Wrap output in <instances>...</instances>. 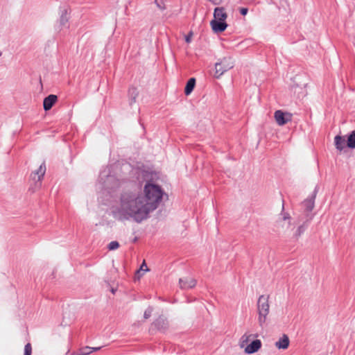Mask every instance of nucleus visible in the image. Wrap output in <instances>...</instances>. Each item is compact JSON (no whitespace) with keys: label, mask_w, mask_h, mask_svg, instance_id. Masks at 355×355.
Listing matches in <instances>:
<instances>
[{"label":"nucleus","mask_w":355,"mask_h":355,"mask_svg":"<svg viewBox=\"0 0 355 355\" xmlns=\"http://www.w3.org/2000/svg\"><path fill=\"white\" fill-rule=\"evenodd\" d=\"M115 218L120 220L132 218L141 223L148 217L144 197L136 191H125L120 197V203L112 211Z\"/></svg>","instance_id":"nucleus-1"},{"label":"nucleus","mask_w":355,"mask_h":355,"mask_svg":"<svg viewBox=\"0 0 355 355\" xmlns=\"http://www.w3.org/2000/svg\"><path fill=\"white\" fill-rule=\"evenodd\" d=\"M144 202L148 214L157 208L164 194L162 189L157 184L147 182L144 188Z\"/></svg>","instance_id":"nucleus-2"},{"label":"nucleus","mask_w":355,"mask_h":355,"mask_svg":"<svg viewBox=\"0 0 355 355\" xmlns=\"http://www.w3.org/2000/svg\"><path fill=\"white\" fill-rule=\"evenodd\" d=\"M227 15L223 7H216L214 11V19L211 21L210 24L214 33H218L223 32L227 27L225 22Z\"/></svg>","instance_id":"nucleus-3"},{"label":"nucleus","mask_w":355,"mask_h":355,"mask_svg":"<svg viewBox=\"0 0 355 355\" xmlns=\"http://www.w3.org/2000/svg\"><path fill=\"white\" fill-rule=\"evenodd\" d=\"M258 323L263 328L270 312L269 296L261 295L257 300Z\"/></svg>","instance_id":"nucleus-4"},{"label":"nucleus","mask_w":355,"mask_h":355,"mask_svg":"<svg viewBox=\"0 0 355 355\" xmlns=\"http://www.w3.org/2000/svg\"><path fill=\"white\" fill-rule=\"evenodd\" d=\"M234 62L231 57H225L220 62H216L215 64V76L219 78L225 71L233 68Z\"/></svg>","instance_id":"nucleus-5"},{"label":"nucleus","mask_w":355,"mask_h":355,"mask_svg":"<svg viewBox=\"0 0 355 355\" xmlns=\"http://www.w3.org/2000/svg\"><path fill=\"white\" fill-rule=\"evenodd\" d=\"M274 118L279 125H284L292 120V114L279 110L275 112Z\"/></svg>","instance_id":"nucleus-6"},{"label":"nucleus","mask_w":355,"mask_h":355,"mask_svg":"<svg viewBox=\"0 0 355 355\" xmlns=\"http://www.w3.org/2000/svg\"><path fill=\"white\" fill-rule=\"evenodd\" d=\"M196 283V280L192 277H186L179 279L180 287L184 290L193 288Z\"/></svg>","instance_id":"nucleus-7"},{"label":"nucleus","mask_w":355,"mask_h":355,"mask_svg":"<svg viewBox=\"0 0 355 355\" xmlns=\"http://www.w3.org/2000/svg\"><path fill=\"white\" fill-rule=\"evenodd\" d=\"M58 100V97L56 95L50 94L46 98H44L43 101V107L45 111H48L52 108L53 105Z\"/></svg>","instance_id":"nucleus-8"},{"label":"nucleus","mask_w":355,"mask_h":355,"mask_svg":"<svg viewBox=\"0 0 355 355\" xmlns=\"http://www.w3.org/2000/svg\"><path fill=\"white\" fill-rule=\"evenodd\" d=\"M45 172H46V165H45V163L43 162L40 166V167L38 168V169H37L35 171H34L32 174H31V178L33 180H36V181H41V180L42 179V178L44 177V174H45Z\"/></svg>","instance_id":"nucleus-9"},{"label":"nucleus","mask_w":355,"mask_h":355,"mask_svg":"<svg viewBox=\"0 0 355 355\" xmlns=\"http://www.w3.org/2000/svg\"><path fill=\"white\" fill-rule=\"evenodd\" d=\"M261 347V342L260 340L256 339L250 344L247 345L245 349V352L247 354H253L257 352Z\"/></svg>","instance_id":"nucleus-10"},{"label":"nucleus","mask_w":355,"mask_h":355,"mask_svg":"<svg viewBox=\"0 0 355 355\" xmlns=\"http://www.w3.org/2000/svg\"><path fill=\"white\" fill-rule=\"evenodd\" d=\"M316 196V190H315L311 196L307 198L303 202V207L305 208L306 211H311L314 207L315 198Z\"/></svg>","instance_id":"nucleus-11"},{"label":"nucleus","mask_w":355,"mask_h":355,"mask_svg":"<svg viewBox=\"0 0 355 355\" xmlns=\"http://www.w3.org/2000/svg\"><path fill=\"white\" fill-rule=\"evenodd\" d=\"M153 325L159 331H165L168 327V323L166 318L159 316L154 321Z\"/></svg>","instance_id":"nucleus-12"},{"label":"nucleus","mask_w":355,"mask_h":355,"mask_svg":"<svg viewBox=\"0 0 355 355\" xmlns=\"http://www.w3.org/2000/svg\"><path fill=\"white\" fill-rule=\"evenodd\" d=\"M289 345V338L287 335L283 334L282 337L275 343V346L278 349H286Z\"/></svg>","instance_id":"nucleus-13"},{"label":"nucleus","mask_w":355,"mask_h":355,"mask_svg":"<svg viewBox=\"0 0 355 355\" xmlns=\"http://www.w3.org/2000/svg\"><path fill=\"white\" fill-rule=\"evenodd\" d=\"M311 219V218L306 219L302 225H300L297 227L295 233L294 234V237L295 239H297L298 238H300L301 235L304 232V231L307 229Z\"/></svg>","instance_id":"nucleus-14"},{"label":"nucleus","mask_w":355,"mask_h":355,"mask_svg":"<svg viewBox=\"0 0 355 355\" xmlns=\"http://www.w3.org/2000/svg\"><path fill=\"white\" fill-rule=\"evenodd\" d=\"M334 143L336 148L340 151L343 150L347 146V141L343 137L340 135H336L335 137Z\"/></svg>","instance_id":"nucleus-15"},{"label":"nucleus","mask_w":355,"mask_h":355,"mask_svg":"<svg viewBox=\"0 0 355 355\" xmlns=\"http://www.w3.org/2000/svg\"><path fill=\"white\" fill-rule=\"evenodd\" d=\"M139 92L137 89L135 87H130L128 89V97H129V103L132 105L133 103L136 102V99L138 97Z\"/></svg>","instance_id":"nucleus-16"},{"label":"nucleus","mask_w":355,"mask_h":355,"mask_svg":"<svg viewBox=\"0 0 355 355\" xmlns=\"http://www.w3.org/2000/svg\"><path fill=\"white\" fill-rule=\"evenodd\" d=\"M196 85V79L194 78H191L187 81L185 88H184V94L188 96L189 95L193 90Z\"/></svg>","instance_id":"nucleus-17"},{"label":"nucleus","mask_w":355,"mask_h":355,"mask_svg":"<svg viewBox=\"0 0 355 355\" xmlns=\"http://www.w3.org/2000/svg\"><path fill=\"white\" fill-rule=\"evenodd\" d=\"M347 146L349 148H355V130H353L348 136Z\"/></svg>","instance_id":"nucleus-18"},{"label":"nucleus","mask_w":355,"mask_h":355,"mask_svg":"<svg viewBox=\"0 0 355 355\" xmlns=\"http://www.w3.org/2000/svg\"><path fill=\"white\" fill-rule=\"evenodd\" d=\"M69 21V17L67 16V10H64L62 12V15L59 19V23L61 27L66 26Z\"/></svg>","instance_id":"nucleus-19"},{"label":"nucleus","mask_w":355,"mask_h":355,"mask_svg":"<svg viewBox=\"0 0 355 355\" xmlns=\"http://www.w3.org/2000/svg\"><path fill=\"white\" fill-rule=\"evenodd\" d=\"M92 352V347H85L80 349L77 355H89Z\"/></svg>","instance_id":"nucleus-20"},{"label":"nucleus","mask_w":355,"mask_h":355,"mask_svg":"<svg viewBox=\"0 0 355 355\" xmlns=\"http://www.w3.org/2000/svg\"><path fill=\"white\" fill-rule=\"evenodd\" d=\"M252 336H254V337H257L258 335L257 334H254V335H252V334H245L244 335L242 336L241 338V343L243 344V343H247L248 342V340H250V338L252 337Z\"/></svg>","instance_id":"nucleus-21"},{"label":"nucleus","mask_w":355,"mask_h":355,"mask_svg":"<svg viewBox=\"0 0 355 355\" xmlns=\"http://www.w3.org/2000/svg\"><path fill=\"white\" fill-rule=\"evenodd\" d=\"M155 3L159 9L162 10L166 9L165 3L164 0H155Z\"/></svg>","instance_id":"nucleus-22"},{"label":"nucleus","mask_w":355,"mask_h":355,"mask_svg":"<svg viewBox=\"0 0 355 355\" xmlns=\"http://www.w3.org/2000/svg\"><path fill=\"white\" fill-rule=\"evenodd\" d=\"M119 247V243L118 241H114L109 243L108 245V249L110 250H114L117 249Z\"/></svg>","instance_id":"nucleus-23"},{"label":"nucleus","mask_w":355,"mask_h":355,"mask_svg":"<svg viewBox=\"0 0 355 355\" xmlns=\"http://www.w3.org/2000/svg\"><path fill=\"white\" fill-rule=\"evenodd\" d=\"M32 347L31 343H27L24 347V355H31Z\"/></svg>","instance_id":"nucleus-24"},{"label":"nucleus","mask_w":355,"mask_h":355,"mask_svg":"<svg viewBox=\"0 0 355 355\" xmlns=\"http://www.w3.org/2000/svg\"><path fill=\"white\" fill-rule=\"evenodd\" d=\"M153 308L149 306L145 311L144 314V317L145 319H148L151 316L153 312Z\"/></svg>","instance_id":"nucleus-25"},{"label":"nucleus","mask_w":355,"mask_h":355,"mask_svg":"<svg viewBox=\"0 0 355 355\" xmlns=\"http://www.w3.org/2000/svg\"><path fill=\"white\" fill-rule=\"evenodd\" d=\"M141 270L143 271L144 272L148 270L145 261H144L143 263L141 264L139 270H138V272H140Z\"/></svg>","instance_id":"nucleus-26"},{"label":"nucleus","mask_w":355,"mask_h":355,"mask_svg":"<svg viewBox=\"0 0 355 355\" xmlns=\"http://www.w3.org/2000/svg\"><path fill=\"white\" fill-rule=\"evenodd\" d=\"M282 216H283V217H282V218H283V220H289V219L291 218L290 215H289V214H288V213H284V214H282Z\"/></svg>","instance_id":"nucleus-27"},{"label":"nucleus","mask_w":355,"mask_h":355,"mask_svg":"<svg viewBox=\"0 0 355 355\" xmlns=\"http://www.w3.org/2000/svg\"><path fill=\"white\" fill-rule=\"evenodd\" d=\"M208 1L214 5H219L222 2V0H208Z\"/></svg>","instance_id":"nucleus-28"},{"label":"nucleus","mask_w":355,"mask_h":355,"mask_svg":"<svg viewBox=\"0 0 355 355\" xmlns=\"http://www.w3.org/2000/svg\"><path fill=\"white\" fill-rule=\"evenodd\" d=\"M248 10L245 8H242L240 10V12L242 15H245L248 12Z\"/></svg>","instance_id":"nucleus-29"},{"label":"nucleus","mask_w":355,"mask_h":355,"mask_svg":"<svg viewBox=\"0 0 355 355\" xmlns=\"http://www.w3.org/2000/svg\"><path fill=\"white\" fill-rule=\"evenodd\" d=\"M191 35H192V33H191L190 34H189L188 35H187V36H186V37H185V41H186L187 43H189V42H191Z\"/></svg>","instance_id":"nucleus-30"},{"label":"nucleus","mask_w":355,"mask_h":355,"mask_svg":"<svg viewBox=\"0 0 355 355\" xmlns=\"http://www.w3.org/2000/svg\"><path fill=\"white\" fill-rule=\"evenodd\" d=\"M101 348V347H92V352H93L98 351V350H99Z\"/></svg>","instance_id":"nucleus-31"},{"label":"nucleus","mask_w":355,"mask_h":355,"mask_svg":"<svg viewBox=\"0 0 355 355\" xmlns=\"http://www.w3.org/2000/svg\"><path fill=\"white\" fill-rule=\"evenodd\" d=\"M111 291H112V293H114L115 290H114V288H112V289L111 290Z\"/></svg>","instance_id":"nucleus-32"}]
</instances>
